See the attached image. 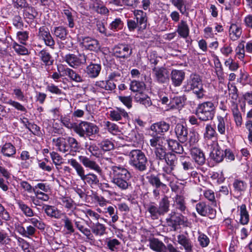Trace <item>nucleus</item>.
I'll return each instance as SVG.
<instances>
[{"mask_svg": "<svg viewBox=\"0 0 252 252\" xmlns=\"http://www.w3.org/2000/svg\"><path fill=\"white\" fill-rule=\"evenodd\" d=\"M216 132L213 127H206V130L204 133V137L206 141L212 140L210 142H207V144L211 143L213 140H217Z\"/></svg>", "mask_w": 252, "mask_h": 252, "instance_id": "46", "label": "nucleus"}, {"mask_svg": "<svg viewBox=\"0 0 252 252\" xmlns=\"http://www.w3.org/2000/svg\"><path fill=\"white\" fill-rule=\"evenodd\" d=\"M166 151V148L163 146L160 148H157L155 150L156 158L160 160H164L167 155Z\"/></svg>", "mask_w": 252, "mask_h": 252, "instance_id": "50", "label": "nucleus"}, {"mask_svg": "<svg viewBox=\"0 0 252 252\" xmlns=\"http://www.w3.org/2000/svg\"><path fill=\"white\" fill-rule=\"evenodd\" d=\"M147 179L150 184L156 189H158L160 187L165 188L166 187L165 184L160 181L158 175L151 174L147 177Z\"/></svg>", "mask_w": 252, "mask_h": 252, "instance_id": "37", "label": "nucleus"}, {"mask_svg": "<svg viewBox=\"0 0 252 252\" xmlns=\"http://www.w3.org/2000/svg\"><path fill=\"white\" fill-rule=\"evenodd\" d=\"M79 159L83 166L86 168L93 170L99 175L102 174L101 168L95 160H92L86 156H79Z\"/></svg>", "mask_w": 252, "mask_h": 252, "instance_id": "12", "label": "nucleus"}, {"mask_svg": "<svg viewBox=\"0 0 252 252\" xmlns=\"http://www.w3.org/2000/svg\"><path fill=\"white\" fill-rule=\"evenodd\" d=\"M245 47L244 41H242L236 48V55L240 60L243 59L245 57Z\"/></svg>", "mask_w": 252, "mask_h": 252, "instance_id": "63", "label": "nucleus"}, {"mask_svg": "<svg viewBox=\"0 0 252 252\" xmlns=\"http://www.w3.org/2000/svg\"><path fill=\"white\" fill-rule=\"evenodd\" d=\"M111 181L121 190L127 189L130 186L131 178L129 171L121 165H113L110 167Z\"/></svg>", "mask_w": 252, "mask_h": 252, "instance_id": "1", "label": "nucleus"}, {"mask_svg": "<svg viewBox=\"0 0 252 252\" xmlns=\"http://www.w3.org/2000/svg\"><path fill=\"white\" fill-rule=\"evenodd\" d=\"M75 13V11L71 8H66L65 7H63L62 12V13L64 16V17L66 18L68 22L67 25L69 28H73L75 26L74 17L73 16V13Z\"/></svg>", "mask_w": 252, "mask_h": 252, "instance_id": "24", "label": "nucleus"}, {"mask_svg": "<svg viewBox=\"0 0 252 252\" xmlns=\"http://www.w3.org/2000/svg\"><path fill=\"white\" fill-rule=\"evenodd\" d=\"M99 145L100 148L104 151H109L114 149V143L108 139L102 140Z\"/></svg>", "mask_w": 252, "mask_h": 252, "instance_id": "48", "label": "nucleus"}, {"mask_svg": "<svg viewBox=\"0 0 252 252\" xmlns=\"http://www.w3.org/2000/svg\"><path fill=\"white\" fill-rule=\"evenodd\" d=\"M173 206L183 214H185L187 211V206L185 198L181 195H176L173 198Z\"/></svg>", "mask_w": 252, "mask_h": 252, "instance_id": "19", "label": "nucleus"}, {"mask_svg": "<svg viewBox=\"0 0 252 252\" xmlns=\"http://www.w3.org/2000/svg\"><path fill=\"white\" fill-rule=\"evenodd\" d=\"M28 8V11L25 10L24 12V15L27 18L31 20H33L37 15V12L36 11L34 8L29 6Z\"/></svg>", "mask_w": 252, "mask_h": 252, "instance_id": "62", "label": "nucleus"}, {"mask_svg": "<svg viewBox=\"0 0 252 252\" xmlns=\"http://www.w3.org/2000/svg\"><path fill=\"white\" fill-rule=\"evenodd\" d=\"M147 211L150 214V216L153 220H157L160 216V212L158 207L155 202H150L146 207Z\"/></svg>", "mask_w": 252, "mask_h": 252, "instance_id": "26", "label": "nucleus"}, {"mask_svg": "<svg viewBox=\"0 0 252 252\" xmlns=\"http://www.w3.org/2000/svg\"><path fill=\"white\" fill-rule=\"evenodd\" d=\"M38 56L44 65L50 66L53 64L54 59L46 50L43 49L40 51L38 53Z\"/></svg>", "mask_w": 252, "mask_h": 252, "instance_id": "31", "label": "nucleus"}, {"mask_svg": "<svg viewBox=\"0 0 252 252\" xmlns=\"http://www.w3.org/2000/svg\"><path fill=\"white\" fill-rule=\"evenodd\" d=\"M190 154L195 162L199 165H202L205 163V158L203 152L197 148H192L190 150Z\"/></svg>", "mask_w": 252, "mask_h": 252, "instance_id": "22", "label": "nucleus"}, {"mask_svg": "<svg viewBox=\"0 0 252 252\" xmlns=\"http://www.w3.org/2000/svg\"><path fill=\"white\" fill-rule=\"evenodd\" d=\"M150 247L151 249L158 252H166V247L161 241L156 238L150 240Z\"/></svg>", "mask_w": 252, "mask_h": 252, "instance_id": "27", "label": "nucleus"}, {"mask_svg": "<svg viewBox=\"0 0 252 252\" xmlns=\"http://www.w3.org/2000/svg\"><path fill=\"white\" fill-rule=\"evenodd\" d=\"M185 77V73L182 70L173 69L170 73L172 84L175 87H179Z\"/></svg>", "mask_w": 252, "mask_h": 252, "instance_id": "15", "label": "nucleus"}, {"mask_svg": "<svg viewBox=\"0 0 252 252\" xmlns=\"http://www.w3.org/2000/svg\"><path fill=\"white\" fill-rule=\"evenodd\" d=\"M175 132L180 142H184L187 140L188 134L187 127H175Z\"/></svg>", "mask_w": 252, "mask_h": 252, "instance_id": "44", "label": "nucleus"}, {"mask_svg": "<svg viewBox=\"0 0 252 252\" xmlns=\"http://www.w3.org/2000/svg\"><path fill=\"white\" fill-rule=\"evenodd\" d=\"M101 69L100 64L91 63L86 67L85 72L90 78H94L98 76Z\"/></svg>", "mask_w": 252, "mask_h": 252, "instance_id": "23", "label": "nucleus"}, {"mask_svg": "<svg viewBox=\"0 0 252 252\" xmlns=\"http://www.w3.org/2000/svg\"><path fill=\"white\" fill-rule=\"evenodd\" d=\"M165 220L167 225L175 231L179 226L184 223V217L182 214L172 211L168 214Z\"/></svg>", "mask_w": 252, "mask_h": 252, "instance_id": "6", "label": "nucleus"}, {"mask_svg": "<svg viewBox=\"0 0 252 252\" xmlns=\"http://www.w3.org/2000/svg\"><path fill=\"white\" fill-rule=\"evenodd\" d=\"M164 160H165L168 165L174 168L177 163V158L176 155L170 152L167 153V155Z\"/></svg>", "mask_w": 252, "mask_h": 252, "instance_id": "54", "label": "nucleus"}, {"mask_svg": "<svg viewBox=\"0 0 252 252\" xmlns=\"http://www.w3.org/2000/svg\"><path fill=\"white\" fill-rule=\"evenodd\" d=\"M95 85L100 88L103 89L106 91H112L116 89V85L111 81H97L95 82Z\"/></svg>", "mask_w": 252, "mask_h": 252, "instance_id": "38", "label": "nucleus"}, {"mask_svg": "<svg viewBox=\"0 0 252 252\" xmlns=\"http://www.w3.org/2000/svg\"><path fill=\"white\" fill-rule=\"evenodd\" d=\"M62 220L64 223V227L67 230L68 233L71 234L74 233L75 229L73 227L72 220L66 215H64Z\"/></svg>", "mask_w": 252, "mask_h": 252, "instance_id": "51", "label": "nucleus"}, {"mask_svg": "<svg viewBox=\"0 0 252 252\" xmlns=\"http://www.w3.org/2000/svg\"><path fill=\"white\" fill-rule=\"evenodd\" d=\"M107 246L112 251H114L118 249L121 243L117 239L108 238L106 241Z\"/></svg>", "mask_w": 252, "mask_h": 252, "instance_id": "52", "label": "nucleus"}, {"mask_svg": "<svg viewBox=\"0 0 252 252\" xmlns=\"http://www.w3.org/2000/svg\"><path fill=\"white\" fill-rule=\"evenodd\" d=\"M136 22L138 24V32H143L147 28L148 18L147 14L141 10H135L134 11Z\"/></svg>", "mask_w": 252, "mask_h": 252, "instance_id": "14", "label": "nucleus"}, {"mask_svg": "<svg viewBox=\"0 0 252 252\" xmlns=\"http://www.w3.org/2000/svg\"><path fill=\"white\" fill-rule=\"evenodd\" d=\"M123 26V22L120 18H116L110 24L109 28L113 31H118L121 29Z\"/></svg>", "mask_w": 252, "mask_h": 252, "instance_id": "59", "label": "nucleus"}, {"mask_svg": "<svg viewBox=\"0 0 252 252\" xmlns=\"http://www.w3.org/2000/svg\"><path fill=\"white\" fill-rule=\"evenodd\" d=\"M126 155L129 157L128 163L133 168L141 172L146 170L147 158L142 151L132 150L127 152Z\"/></svg>", "mask_w": 252, "mask_h": 252, "instance_id": "3", "label": "nucleus"}, {"mask_svg": "<svg viewBox=\"0 0 252 252\" xmlns=\"http://www.w3.org/2000/svg\"><path fill=\"white\" fill-rule=\"evenodd\" d=\"M215 107L211 101H206L199 104L196 109V115L198 118L204 121L213 119Z\"/></svg>", "mask_w": 252, "mask_h": 252, "instance_id": "4", "label": "nucleus"}, {"mask_svg": "<svg viewBox=\"0 0 252 252\" xmlns=\"http://www.w3.org/2000/svg\"><path fill=\"white\" fill-rule=\"evenodd\" d=\"M233 187L235 191L241 192L245 190L247 184L243 181L235 180L233 183Z\"/></svg>", "mask_w": 252, "mask_h": 252, "instance_id": "57", "label": "nucleus"}, {"mask_svg": "<svg viewBox=\"0 0 252 252\" xmlns=\"http://www.w3.org/2000/svg\"><path fill=\"white\" fill-rule=\"evenodd\" d=\"M167 143L170 150L173 152L179 154L183 153L184 151L183 147L177 140L169 139L167 141Z\"/></svg>", "mask_w": 252, "mask_h": 252, "instance_id": "39", "label": "nucleus"}, {"mask_svg": "<svg viewBox=\"0 0 252 252\" xmlns=\"http://www.w3.org/2000/svg\"><path fill=\"white\" fill-rule=\"evenodd\" d=\"M181 164L184 171L187 173L186 176L189 177L190 176L189 172L194 169L192 163L187 158L182 157L181 158Z\"/></svg>", "mask_w": 252, "mask_h": 252, "instance_id": "45", "label": "nucleus"}, {"mask_svg": "<svg viewBox=\"0 0 252 252\" xmlns=\"http://www.w3.org/2000/svg\"><path fill=\"white\" fill-rule=\"evenodd\" d=\"M13 6L16 9L27 8L29 5L26 0H12Z\"/></svg>", "mask_w": 252, "mask_h": 252, "instance_id": "64", "label": "nucleus"}, {"mask_svg": "<svg viewBox=\"0 0 252 252\" xmlns=\"http://www.w3.org/2000/svg\"><path fill=\"white\" fill-rule=\"evenodd\" d=\"M87 56L84 54H68L65 55L64 60L67 64L73 68L84 64L86 63Z\"/></svg>", "mask_w": 252, "mask_h": 252, "instance_id": "5", "label": "nucleus"}, {"mask_svg": "<svg viewBox=\"0 0 252 252\" xmlns=\"http://www.w3.org/2000/svg\"><path fill=\"white\" fill-rule=\"evenodd\" d=\"M177 238L178 243L184 248L185 252H193V245L187 234H181Z\"/></svg>", "mask_w": 252, "mask_h": 252, "instance_id": "17", "label": "nucleus"}, {"mask_svg": "<svg viewBox=\"0 0 252 252\" xmlns=\"http://www.w3.org/2000/svg\"><path fill=\"white\" fill-rule=\"evenodd\" d=\"M183 89L186 92L192 91L194 94L198 99L203 98L205 91L203 89L201 77L197 74H191L187 80L186 84Z\"/></svg>", "mask_w": 252, "mask_h": 252, "instance_id": "2", "label": "nucleus"}, {"mask_svg": "<svg viewBox=\"0 0 252 252\" xmlns=\"http://www.w3.org/2000/svg\"><path fill=\"white\" fill-rule=\"evenodd\" d=\"M28 221L32 224V226L40 230L44 229L45 224L41 221L40 219L32 218L28 220Z\"/></svg>", "mask_w": 252, "mask_h": 252, "instance_id": "56", "label": "nucleus"}, {"mask_svg": "<svg viewBox=\"0 0 252 252\" xmlns=\"http://www.w3.org/2000/svg\"><path fill=\"white\" fill-rule=\"evenodd\" d=\"M113 53L117 58L127 59L131 56L132 49L128 44H120L114 47Z\"/></svg>", "mask_w": 252, "mask_h": 252, "instance_id": "10", "label": "nucleus"}, {"mask_svg": "<svg viewBox=\"0 0 252 252\" xmlns=\"http://www.w3.org/2000/svg\"><path fill=\"white\" fill-rule=\"evenodd\" d=\"M53 34L57 38L65 40L67 38L68 31L65 27L63 26L56 27L54 29Z\"/></svg>", "mask_w": 252, "mask_h": 252, "instance_id": "35", "label": "nucleus"}, {"mask_svg": "<svg viewBox=\"0 0 252 252\" xmlns=\"http://www.w3.org/2000/svg\"><path fill=\"white\" fill-rule=\"evenodd\" d=\"M74 224L77 229L85 235L89 241H94L95 240L91 229L86 227L82 221L74 220Z\"/></svg>", "mask_w": 252, "mask_h": 252, "instance_id": "18", "label": "nucleus"}, {"mask_svg": "<svg viewBox=\"0 0 252 252\" xmlns=\"http://www.w3.org/2000/svg\"><path fill=\"white\" fill-rule=\"evenodd\" d=\"M170 200L168 196L164 195L159 201L158 208L160 212V214L162 216L168 213L169 211Z\"/></svg>", "mask_w": 252, "mask_h": 252, "instance_id": "32", "label": "nucleus"}, {"mask_svg": "<svg viewBox=\"0 0 252 252\" xmlns=\"http://www.w3.org/2000/svg\"><path fill=\"white\" fill-rule=\"evenodd\" d=\"M240 221L242 224H247L249 221V214L247 210L245 204H242L240 206Z\"/></svg>", "mask_w": 252, "mask_h": 252, "instance_id": "43", "label": "nucleus"}, {"mask_svg": "<svg viewBox=\"0 0 252 252\" xmlns=\"http://www.w3.org/2000/svg\"><path fill=\"white\" fill-rule=\"evenodd\" d=\"M67 163L75 169L77 175L81 179L85 174V169L81 164L74 158L68 159Z\"/></svg>", "mask_w": 252, "mask_h": 252, "instance_id": "36", "label": "nucleus"}, {"mask_svg": "<svg viewBox=\"0 0 252 252\" xmlns=\"http://www.w3.org/2000/svg\"><path fill=\"white\" fill-rule=\"evenodd\" d=\"M45 213L47 216L56 219L61 218L63 214L55 206L45 205L43 207Z\"/></svg>", "mask_w": 252, "mask_h": 252, "instance_id": "20", "label": "nucleus"}, {"mask_svg": "<svg viewBox=\"0 0 252 252\" xmlns=\"http://www.w3.org/2000/svg\"><path fill=\"white\" fill-rule=\"evenodd\" d=\"M1 153L6 157H13L16 153V149L10 143H5L2 147Z\"/></svg>", "mask_w": 252, "mask_h": 252, "instance_id": "42", "label": "nucleus"}, {"mask_svg": "<svg viewBox=\"0 0 252 252\" xmlns=\"http://www.w3.org/2000/svg\"><path fill=\"white\" fill-rule=\"evenodd\" d=\"M38 36L39 39L44 41L46 46L50 47L51 49H54L55 41L48 28L45 26L40 27L38 30Z\"/></svg>", "mask_w": 252, "mask_h": 252, "instance_id": "9", "label": "nucleus"}, {"mask_svg": "<svg viewBox=\"0 0 252 252\" xmlns=\"http://www.w3.org/2000/svg\"><path fill=\"white\" fill-rule=\"evenodd\" d=\"M50 156L55 165H61L63 163V158L58 153L52 152L50 153Z\"/></svg>", "mask_w": 252, "mask_h": 252, "instance_id": "61", "label": "nucleus"}, {"mask_svg": "<svg viewBox=\"0 0 252 252\" xmlns=\"http://www.w3.org/2000/svg\"><path fill=\"white\" fill-rule=\"evenodd\" d=\"M242 32L240 26L233 24L229 28V36L231 40L235 41L240 38Z\"/></svg>", "mask_w": 252, "mask_h": 252, "instance_id": "33", "label": "nucleus"}, {"mask_svg": "<svg viewBox=\"0 0 252 252\" xmlns=\"http://www.w3.org/2000/svg\"><path fill=\"white\" fill-rule=\"evenodd\" d=\"M81 211L85 214L86 217L89 219L90 224L93 223V220L97 221L100 217L97 213L89 208L82 209Z\"/></svg>", "mask_w": 252, "mask_h": 252, "instance_id": "40", "label": "nucleus"}, {"mask_svg": "<svg viewBox=\"0 0 252 252\" xmlns=\"http://www.w3.org/2000/svg\"><path fill=\"white\" fill-rule=\"evenodd\" d=\"M172 3L182 14L186 13L187 9L184 0H173Z\"/></svg>", "mask_w": 252, "mask_h": 252, "instance_id": "58", "label": "nucleus"}, {"mask_svg": "<svg viewBox=\"0 0 252 252\" xmlns=\"http://www.w3.org/2000/svg\"><path fill=\"white\" fill-rule=\"evenodd\" d=\"M53 144L57 148V150L60 152L65 153L69 151L68 138L58 137L53 138Z\"/></svg>", "mask_w": 252, "mask_h": 252, "instance_id": "16", "label": "nucleus"}, {"mask_svg": "<svg viewBox=\"0 0 252 252\" xmlns=\"http://www.w3.org/2000/svg\"><path fill=\"white\" fill-rule=\"evenodd\" d=\"M176 32L181 37L184 38H187L189 35V29L187 22L181 20L177 26Z\"/></svg>", "mask_w": 252, "mask_h": 252, "instance_id": "30", "label": "nucleus"}, {"mask_svg": "<svg viewBox=\"0 0 252 252\" xmlns=\"http://www.w3.org/2000/svg\"><path fill=\"white\" fill-rule=\"evenodd\" d=\"M208 148L210 150V157L217 162L222 161L224 158V152L219 146L218 141L213 140L211 143H208Z\"/></svg>", "mask_w": 252, "mask_h": 252, "instance_id": "8", "label": "nucleus"}, {"mask_svg": "<svg viewBox=\"0 0 252 252\" xmlns=\"http://www.w3.org/2000/svg\"><path fill=\"white\" fill-rule=\"evenodd\" d=\"M74 130L80 136L85 135L90 136L93 134L97 133L98 131V127H85V129L83 127H73Z\"/></svg>", "mask_w": 252, "mask_h": 252, "instance_id": "21", "label": "nucleus"}, {"mask_svg": "<svg viewBox=\"0 0 252 252\" xmlns=\"http://www.w3.org/2000/svg\"><path fill=\"white\" fill-rule=\"evenodd\" d=\"M6 103L10 106H11L12 107H13L15 110L20 111L21 112H23L24 113H26L27 112V110L26 108L22 105L20 102L13 100L12 99H9L7 102Z\"/></svg>", "mask_w": 252, "mask_h": 252, "instance_id": "49", "label": "nucleus"}, {"mask_svg": "<svg viewBox=\"0 0 252 252\" xmlns=\"http://www.w3.org/2000/svg\"><path fill=\"white\" fill-rule=\"evenodd\" d=\"M64 74L68 76L70 79L77 83H82L84 81L82 77L75 71L69 68L63 69Z\"/></svg>", "mask_w": 252, "mask_h": 252, "instance_id": "29", "label": "nucleus"}, {"mask_svg": "<svg viewBox=\"0 0 252 252\" xmlns=\"http://www.w3.org/2000/svg\"><path fill=\"white\" fill-rule=\"evenodd\" d=\"M195 209L198 214L201 216H207L211 219L216 217V211L203 202L197 203Z\"/></svg>", "mask_w": 252, "mask_h": 252, "instance_id": "11", "label": "nucleus"}, {"mask_svg": "<svg viewBox=\"0 0 252 252\" xmlns=\"http://www.w3.org/2000/svg\"><path fill=\"white\" fill-rule=\"evenodd\" d=\"M80 44L85 49L97 52L100 49V45L99 41L89 36L82 37Z\"/></svg>", "mask_w": 252, "mask_h": 252, "instance_id": "13", "label": "nucleus"}, {"mask_svg": "<svg viewBox=\"0 0 252 252\" xmlns=\"http://www.w3.org/2000/svg\"><path fill=\"white\" fill-rule=\"evenodd\" d=\"M106 211L105 213H107L111 217V222L113 223L116 222L119 219L118 216L117 211L115 209V207L112 206L108 207L105 209Z\"/></svg>", "mask_w": 252, "mask_h": 252, "instance_id": "53", "label": "nucleus"}, {"mask_svg": "<svg viewBox=\"0 0 252 252\" xmlns=\"http://www.w3.org/2000/svg\"><path fill=\"white\" fill-rule=\"evenodd\" d=\"M91 230L95 236H102L106 233V227L104 224L98 221L93 223L91 226Z\"/></svg>", "mask_w": 252, "mask_h": 252, "instance_id": "25", "label": "nucleus"}, {"mask_svg": "<svg viewBox=\"0 0 252 252\" xmlns=\"http://www.w3.org/2000/svg\"><path fill=\"white\" fill-rule=\"evenodd\" d=\"M152 71L155 81L159 84L167 83L169 80V73L164 67H156L152 68Z\"/></svg>", "mask_w": 252, "mask_h": 252, "instance_id": "7", "label": "nucleus"}, {"mask_svg": "<svg viewBox=\"0 0 252 252\" xmlns=\"http://www.w3.org/2000/svg\"><path fill=\"white\" fill-rule=\"evenodd\" d=\"M17 204L19 208L27 217H32L34 216L33 211L27 204L21 200H18Z\"/></svg>", "mask_w": 252, "mask_h": 252, "instance_id": "41", "label": "nucleus"}, {"mask_svg": "<svg viewBox=\"0 0 252 252\" xmlns=\"http://www.w3.org/2000/svg\"><path fill=\"white\" fill-rule=\"evenodd\" d=\"M59 203L65 208L71 210L76 208V204L74 200L69 196H62L59 198Z\"/></svg>", "mask_w": 252, "mask_h": 252, "instance_id": "34", "label": "nucleus"}, {"mask_svg": "<svg viewBox=\"0 0 252 252\" xmlns=\"http://www.w3.org/2000/svg\"><path fill=\"white\" fill-rule=\"evenodd\" d=\"M68 143L69 146V150L70 152H78L80 149V146L77 140L71 137H68Z\"/></svg>", "mask_w": 252, "mask_h": 252, "instance_id": "55", "label": "nucleus"}, {"mask_svg": "<svg viewBox=\"0 0 252 252\" xmlns=\"http://www.w3.org/2000/svg\"><path fill=\"white\" fill-rule=\"evenodd\" d=\"M162 138L160 136H154L150 140V145L154 147L155 149L157 148H160L163 146L162 144Z\"/></svg>", "mask_w": 252, "mask_h": 252, "instance_id": "60", "label": "nucleus"}, {"mask_svg": "<svg viewBox=\"0 0 252 252\" xmlns=\"http://www.w3.org/2000/svg\"><path fill=\"white\" fill-rule=\"evenodd\" d=\"M86 184L91 186H96L99 184V179L96 175L93 173L84 174L81 179Z\"/></svg>", "mask_w": 252, "mask_h": 252, "instance_id": "28", "label": "nucleus"}, {"mask_svg": "<svg viewBox=\"0 0 252 252\" xmlns=\"http://www.w3.org/2000/svg\"><path fill=\"white\" fill-rule=\"evenodd\" d=\"M130 89L133 92H143L145 89V84L143 82L133 80L130 83Z\"/></svg>", "mask_w": 252, "mask_h": 252, "instance_id": "47", "label": "nucleus"}]
</instances>
